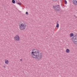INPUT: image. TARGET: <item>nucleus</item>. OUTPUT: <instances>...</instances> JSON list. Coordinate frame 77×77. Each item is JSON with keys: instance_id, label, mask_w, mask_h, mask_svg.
Instances as JSON below:
<instances>
[{"instance_id": "4", "label": "nucleus", "mask_w": 77, "mask_h": 77, "mask_svg": "<svg viewBox=\"0 0 77 77\" xmlns=\"http://www.w3.org/2000/svg\"><path fill=\"white\" fill-rule=\"evenodd\" d=\"M72 41L74 44H77V34L74 35L72 39Z\"/></svg>"}, {"instance_id": "14", "label": "nucleus", "mask_w": 77, "mask_h": 77, "mask_svg": "<svg viewBox=\"0 0 77 77\" xmlns=\"http://www.w3.org/2000/svg\"><path fill=\"white\" fill-rule=\"evenodd\" d=\"M17 4H18V5H20V4H21V3H17Z\"/></svg>"}, {"instance_id": "3", "label": "nucleus", "mask_w": 77, "mask_h": 77, "mask_svg": "<svg viewBox=\"0 0 77 77\" xmlns=\"http://www.w3.org/2000/svg\"><path fill=\"white\" fill-rule=\"evenodd\" d=\"M19 27L20 30H25V29L26 27V25L24 23H21L20 24Z\"/></svg>"}, {"instance_id": "6", "label": "nucleus", "mask_w": 77, "mask_h": 77, "mask_svg": "<svg viewBox=\"0 0 77 77\" xmlns=\"http://www.w3.org/2000/svg\"><path fill=\"white\" fill-rule=\"evenodd\" d=\"M74 4V5H77V0H72Z\"/></svg>"}, {"instance_id": "8", "label": "nucleus", "mask_w": 77, "mask_h": 77, "mask_svg": "<svg viewBox=\"0 0 77 77\" xmlns=\"http://www.w3.org/2000/svg\"><path fill=\"white\" fill-rule=\"evenodd\" d=\"M58 23L59 21H57V25L56 26V27L58 28L59 26V24Z\"/></svg>"}, {"instance_id": "5", "label": "nucleus", "mask_w": 77, "mask_h": 77, "mask_svg": "<svg viewBox=\"0 0 77 77\" xmlns=\"http://www.w3.org/2000/svg\"><path fill=\"white\" fill-rule=\"evenodd\" d=\"M14 39L15 41H19L20 39V38L19 36L16 35L14 37Z\"/></svg>"}, {"instance_id": "1", "label": "nucleus", "mask_w": 77, "mask_h": 77, "mask_svg": "<svg viewBox=\"0 0 77 77\" xmlns=\"http://www.w3.org/2000/svg\"><path fill=\"white\" fill-rule=\"evenodd\" d=\"M31 54L32 57L39 60L42 58V54L39 53V51L37 49H34L32 50Z\"/></svg>"}, {"instance_id": "17", "label": "nucleus", "mask_w": 77, "mask_h": 77, "mask_svg": "<svg viewBox=\"0 0 77 77\" xmlns=\"http://www.w3.org/2000/svg\"><path fill=\"white\" fill-rule=\"evenodd\" d=\"M53 1H57V0H53Z\"/></svg>"}, {"instance_id": "9", "label": "nucleus", "mask_w": 77, "mask_h": 77, "mask_svg": "<svg viewBox=\"0 0 77 77\" xmlns=\"http://www.w3.org/2000/svg\"><path fill=\"white\" fill-rule=\"evenodd\" d=\"M70 36L71 37H72L74 36V34L73 33H71L70 34Z\"/></svg>"}, {"instance_id": "10", "label": "nucleus", "mask_w": 77, "mask_h": 77, "mask_svg": "<svg viewBox=\"0 0 77 77\" xmlns=\"http://www.w3.org/2000/svg\"><path fill=\"white\" fill-rule=\"evenodd\" d=\"M66 52L67 53H69V50L68 49H67L66 51Z\"/></svg>"}, {"instance_id": "15", "label": "nucleus", "mask_w": 77, "mask_h": 77, "mask_svg": "<svg viewBox=\"0 0 77 77\" xmlns=\"http://www.w3.org/2000/svg\"><path fill=\"white\" fill-rule=\"evenodd\" d=\"M74 16L75 17V18H77V16H75V15H74Z\"/></svg>"}, {"instance_id": "16", "label": "nucleus", "mask_w": 77, "mask_h": 77, "mask_svg": "<svg viewBox=\"0 0 77 77\" xmlns=\"http://www.w3.org/2000/svg\"><path fill=\"white\" fill-rule=\"evenodd\" d=\"M3 67L4 68H6V66H3Z\"/></svg>"}, {"instance_id": "11", "label": "nucleus", "mask_w": 77, "mask_h": 77, "mask_svg": "<svg viewBox=\"0 0 77 77\" xmlns=\"http://www.w3.org/2000/svg\"><path fill=\"white\" fill-rule=\"evenodd\" d=\"M12 2L13 3H14V4L15 3V1H14V0H12Z\"/></svg>"}, {"instance_id": "18", "label": "nucleus", "mask_w": 77, "mask_h": 77, "mask_svg": "<svg viewBox=\"0 0 77 77\" xmlns=\"http://www.w3.org/2000/svg\"><path fill=\"white\" fill-rule=\"evenodd\" d=\"M20 60V61H22V60H23L22 59H21Z\"/></svg>"}, {"instance_id": "12", "label": "nucleus", "mask_w": 77, "mask_h": 77, "mask_svg": "<svg viewBox=\"0 0 77 77\" xmlns=\"http://www.w3.org/2000/svg\"><path fill=\"white\" fill-rule=\"evenodd\" d=\"M64 2H65V4H67V2L66 1V0H65Z\"/></svg>"}, {"instance_id": "13", "label": "nucleus", "mask_w": 77, "mask_h": 77, "mask_svg": "<svg viewBox=\"0 0 77 77\" xmlns=\"http://www.w3.org/2000/svg\"><path fill=\"white\" fill-rule=\"evenodd\" d=\"M26 15H29V13L27 12H26Z\"/></svg>"}, {"instance_id": "7", "label": "nucleus", "mask_w": 77, "mask_h": 77, "mask_svg": "<svg viewBox=\"0 0 77 77\" xmlns=\"http://www.w3.org/2000/svg\"><path fill=\"white\" fill-rule=\"evenodd\" d=\"M9 62L8 60H5V63L6 64H8L9 63Z\"/></svg>"}, {"instance_id": "2", "label": "nucleus", "mask_w": 77, "mask_h": 77, "mask_svg": "<svg viewBox=\"0 0 77 77\" xmlns=\"http://www.w3.org/2000/svg\"><path fill=\"white\" fill-rule=\"evenodd\" d=\"M53 8L56 12H58L59 11H62V10L60 8V5H53L52 6Z\"/></svg>"}]
</instances>
